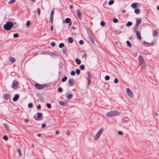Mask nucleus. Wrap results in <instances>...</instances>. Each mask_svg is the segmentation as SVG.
<instances>
[{
  "instance_id": "nucleus-1",
  "label": "nucleus",
  "mask_w": 159,
  "mask_h": 159,
  "mask_svg": "<svg viewBox=\"0 0 159 159\" xmlns=\"http://www.w3.org/2000/svg\"><path fill=\"white\" fill-rule=\"evenodd\" d=\"M120 113L116 110H112L106 114V116L108 117H112L120 115Z\"/></svg>"
},
{
  "instance_id": "nucleus-2",
  "label": "nucleus",
  "mask_w": 159,
  "mask_h": 159,
  "mask_svg": "<svg viewBox=\"0 0 159 159\" xmlns=\"http://www.w3.org/2000/svg\"><path fill=\"white\" fill-rule=\"evenodd\" d=\"M138 60L141 67L144 69H145L146 68V64L145 62L143 56L141 55L139 56Z\"/></svg>"
},
{
  "instance_id": "nucleus-3",
  "label": "nucleus",
  "mask_w": 159,
  "mask_h": 159,
  "mask_svg": "<svg viewBox=\"0 0 159 159\" xmlns=\"http://www.w3.org/2000/svg\"><path fill=\"white\" fill-rule=\"evenodd\" d=\"M13 26V24L11 22H7L3 26L4 28L6 30H10Z\"/></svg>"
},
{
  "instance_id": "nucleus-4",
  "label": "nucleus",
  "mask_w": 159,
  "mask_h": 159,
  "mask_svg": "<svg viewBox=\"0 0 159 159\" xmlns=\"http://www.w3.org/2000/svg\"><path fill=\"white\" fill-rule=\"evenodd\" d=\"M103 131V128L100 129L94 137V139L95 141L97 140L100 137Z\"/></svg>"
},
{
  "instance_id": "nucleus-5",
  "label": "nucleus",
  "mask_w": 159,
  "mask_h": 159,
  "mask_svg": "<svg viewBox=\"0 0 159 159\" xmlns=\"http://www.w3.org/2000/svg\"><path fill=\"white\" fill-rule=\"evenodd\" d=\"M19 82L16 80L13 81L12 84V88L14 89H16L19 87Z\"/></svg>"
},
{
  "instance_id": "nucleus-6",
  "label": "nucleus",
  "mask_w": 159,
  "mask_h": 159,
  "mask_svg": "<svg viewBox=\"0 0 159 159\" xmlns=\"http://www.w3.org/2000/svg\"><path fill=\"white\" fill-rule=\"evenodd\" d=\"M43 115L41 113L39 112L37 113V117H36L34 116L35 119L37 120H41V118H43Z\"/></svg>"
},
{
  "instance_id": "nucleus-7",
  "label": "nucleus",
  "mask_w": 159,
  "mask_h": 159,
  "mask_svg": "<svg viewBox=\"0 0 159 159\" xmlns=\"http://www.w3.org/2000/svg\"><path fill=\"white\" fill-rule=\"evenodd\" d=\"M126 92L128 96L131 97L132 98L133 96V92L130 90V89L127 88L126 89Z\"/></svg>"
},
{
  "instance_id": "nucleus-8",
  "label": "nucleus",
  "mask_w": 159,
  "mask_h": 159,
  "mask_svg": "<svg viewBox=\"0 0 159 159\" xmlns=\"http://www.w3.org/2000/svg\"><path fill=\"white\" fill-rule=\"evenodd\" d=\"M76 14L78 18L80 19L81 20L82 17V16L81 13L79 9H78L76 11Z\"/></svg>"
},
{
  "instance_id": "nucleus-9",
  "label": "nucleus",
  "mask_w": 159,
  "mask_h": 159,
  "mask_svg": "<svg viewBox=\"0 0 159 159\" xmlns=\"http://www.w3.org/2000/svg\"><path fill=\"white\" fill-rule=\"evenodd\" d=\"M68 83L69 85L70 86H72L74 84V80L72 79H69L68 81Z\"/></svg>"
},
{
  "instance_id": "nucleus-10",
  "label": "nucleus",
  "mask_w": 159,
  "mask_h": 159,
  "mask_svg": "<svg viewBox=\"0 0 159 159\" xmlns=\"http://www.w3.org/2000/svg\"><path fill=\"white\" fill-rule=\"evenodd\" d=\"M141 19H136V27L138 26V25L141 23Z\"/></svg>"
},
{
  "instance_id": "nucleus-11",
  "label": "nucleus",
  "mask_w": 159,
  "mask_h": 159,
  "mask_svg": "<svg viewBox=\"0 0 159 159\" xmlns=\"http://www.w3.org/2000/svg\"><path fill=\"white\" fill-rule=\"evenodd\" d=\"M87 75H88V77L87 78V80L88 81V83L87 84L88 85H89L91 79H90V74L89 73H87Z\"/></svg>"
},
{
  "instance_id": "nucleus-12",
  "label": "nucleus",
  "mask_w": 159,
  "mask_h": 159,
  "mask_svg": "<svg viewBox=\"0 0 159 159\" xmlns=\"http://www.w3.org/2000/svg\"><path fill=\"white\" fill-rule=\"evenodd\" d=\"M19 95L18 94H16L13 98V101L15 102L19 98Z\"/></svg>"
},
{
  "instance_id": "nucleus-13",
  "label": "nucleus",
  "mask_w": 159,
  "mask_h": 159,
  "mask_svg": "<svg viewBox=\"0 0 159 159\" xmlns=\"http://www.w3.org/2000/svg\"><path fill=\"white\" fill-rule=\"evenodd\" d=\"M89 38L90 39L91 41L93 43H94V41L93 37L92 35L91 34H89Z\"/></svg>"
},
{
  "instance_id": "nucleus-14",
  "label": "nucleus",
  "mask_w": 159,
  "mask_h": 159,
  "mask_svg": "<svg viewBox=\"0 0 159 159\" xmlns=\"http://www.w3.org/2000/svg\"><path fill=\"white\" fill-rule=\"evenodd\" d=\"M35 86L37 89H42L43 87L42 85L39 84H35Z\"/></svg>"
},
{
  "instance_id": "nucleus-15",
  "label": "nucleus",
  "mask_w": 159,
  "mask_h": 159,
  "mask_svg": "<svg viewBox=\"0 0 159 159\" xmlns=\"http://www.w3.org/2000/svg\"><path fill=\"white\" fill-rule=\"evenodd\" d=\"M10 61L11 63H14L16 61L15 59L12 57H10L8 58Z\"/></svg>"
},
{
  "instance_id": "nucleus-16",
  "label": "nucleus",
  "mask_w": 159,
  "mask_h": 159,
  "mask_svg": "<svg viewBox=\"0 0 159 159\" xmlns=\"http://www.w3.org/2000/svg\"><path fill=\"white\" fill-rule=\"evenodd\" d=\"M3 125L4 127L5 128L6 130L9 131L10 130V128L8 124L6 123H4L3 124Z\"/></svg>"
},
{
  "instance_id": "nucleus-17",
  "label": "nucleus",
  "mask_w": 159,
  "mask_h": 159,
  "mask_svg": "<svg viewBox=\"0 0 159 159\" xmlns=\"http://www.w3.org/2000/svg\"><path fill=\"white\" fill-rule=\"evenodd\" d=\"M136 35L138 37V39L139 40H141V35L140 34V33H139V31H136Z\"/></svg>"
},
{
  "instance_id": "nucleus-18",
  "label": "nucleus",
  "mask_w": 159,
  "mask_h": 159,
  "mask_svg": "<svg viewBox=\"0 0 159 159\" xmlns=\"http://www.w3.org/2000/svg\"><path fill=\"white\" fill-rule=\"evenodd\" d=\"M68 102L66 101V102H63L60 101V105L63 106H66Z\"/></svg>"
},
{
  "instance_id": "nucleus-19",
  "label": "nucleus",
  "mask_w": 159,
  "mask_h": 159,
  "mask_svg": "<svg viewBox=\"0 0 159 159\" xmlns=\"http://www.w3.org/2000/svg\"><path fill=\"white\" fill-rule=\"evenodd\" d=\"M9 97V95L8 94H5L3 96L4 99L6 100H7Z\"/></svg>"
},
{
  "instance_id": "nucleus-20",
  "label": "nucleus",
  "mask_w": 159,
  "mask_h": 159,
  "mask_svg": "<svg viewBox=\"0 0 159 159\" xmlns=\"http://www.w3.org/2000/svg\"><path fill=\"white\" fill-rule=\"evenodd\" d=\"M158 34V32L157 30H155L153 31V37L156 36Z\"/></svg>"
},
{
  "instance_id": "nucleus-21",
  "label": "nucleus",
  "mask_w": 159,
  "mask_h": 159,
  "mask_svg": "<svg viewBox=\"0 0 159 159\" xmlns=\"http://www.w3.org/2000/svg\"><path fill=\"white\" fill-rule=\"evenodd\" d=\"M131 6L134 9L137 7V5L136 3H133L131 5Z\"/></svg>"
},
{
  "instance_id": "nucleus-22",
  "label": "nucleus",
  "mask_w": 159,
  "mask_h": 159,
  "mask_svg": "<svg viewBox=\"0 0 159 159\" xmlns=\"http://www.w3.org/2000/svg\"><path fill=\"white\" fill-rule=\"evenodd\" d=\"M134 12L136 14H139L140 12V10L139 9H135L134 10Z\"/></svg>"
},
{
  "instance_id": "nucleus-23",
  "label": "nucleus",
  "mask_w": 159,
  "mask_h": 159,
  "mask_svg": "<svg viewBox=\"0 0 159 159\" xmlns=\"http://www.w3.org/2000/svg\"><path fill=\"white\" fill-rule=\"evenodd\" d=\"M73 96V94H69L66 96V98L68 99H71Z\"/></svg>"
},
{
  "instance_id": "nucleus-24",
  "label": "nucleus",
  "mask_w": 159,
  "mask_h": 159,
  "mask_svg": "<svg viewBox=\"0 0 159 159\" xmlns=\"http://www.w3.org/2000/svg\"><path fill=\"white\" fill-rule=\"evenodd\" d=\"M75 61L76 63L78 65H80L81 63V61L78 58H76L75 59Z\"/></svg>"
},
{
  "instance_id": "nucleus-25",
  "label": "nucleus",
  "mask_w": 159,
  "mask_h": 159,
  "mask_svg": "<svg viewBox=\"0 0 159 159\" xmlns=\"http://www.w3.org/2000/svg\"><path fill=\"white\" fill-rule=\"evenodd\" d=\"M17 151L18 153H19L20 157H21L22 156V154L21 153V150L19 148H18L17 149Z\"/></svg>"
},
{
  "instance_id": "nucleus-26",
  "label": "nucleus",
  "mask_w": 159,
  "mask_h": 159,
  "mask_svg": "<svg viewBox=\"0 0 159 159\" xmlns=\"http://www.w3.org/2000/svg\"><path fill=\"white\" fill-rule=\"evenodd\" d=\"M68 42L70 43H72L73 42V39L71 37H69L68 39Z\"/></svg>"
},
{
  "instance_id": "nucleus-27",
  "label": "nucleus",
  "mask_w": 159,
  "mask_h": 159,
  "mask_svg": "<svg viewBox=\"0 0 159 159\" xmlns=\"http://www.w3.org/2000/svg\"><path fill=\"white\" fill-rule=\"evenodd\" d=\"M70 21V18H67L66 19L65 22L66 23H68Z\"/></svg>"
},
{
  "instance_id": "nucleus-28",
  "label": "nucleus",
  "mask_w": 159,
  "mask_h": 159,
  "mask_svg": "<svg viewBox=\"0 0 159 159\" xmlns=\"http://www.w3.org/2000/svg\"><path fill=\"white\" fill-rule=\"evenodd\" d=\"M62 52L64 54H65L66 52V48H64L62 49Z\"/></svg>"
},
{
  "instance_id": "nucleus-29",
  "label": "nucleus",
  "mask_w": 159,
  "mask_h": 159,
  "mask_svg": "<svg viewBox=\"0 0 159 159\" xmlns=\"http://www.w3.org/2000/svg\"><path fill=\"white\" fill-rule=\"evenodd\" d=\"M127 46L129 47H131V45L130 43V42H129V41H127L126 42Z\"/></svg>"
},
{
  "instance_id": "nucleus-30",
  "label": "nucleus",
  "mask_w": 159,
  "mask_h": 159,
  "mask_svg": "<svg viewBox=\"0 0 159 159\" xmlns=\"http://www.w3.org/2000/svg\"><path fill=\"white\" fill-rule=\"evenodd\" d=\"M67 77L65 76L62 78L61 79V81L62 82H64L67 80Z\"/></svg>"
},
{
  "instance_id": "nucleus-31",
  "label": "nucleus",
  "mask_w": 159,
  "mask_h": 159,
  "mask_svg": "<svg viewBox=\"0 0 159 159\" xmlns=\"http://www.w3.org/2000/svg\"><path fill=\"white\" fill-rule=\"evenodd\" d=\"M16 1V0H10L8 2L9 4H12L13 3Z\"/></svg>"
},
{
  "instance_id": "nucleus-32",
  "label": "nucleus",
  "mask_w": 159,
  "mask_h": 159,
  "mask_svg": "<svg viewBox=\"0 0 159 159\" xmlns=\"http://www.w3.org/2000/svg\"><path fill=\"white\" fill-rule=\"evenodd\" d=\"M132 23L131 22L129 21L127 23L126 25L127 26H131L132 25Z\"/></svg>"
},
{
  "instance_id": "nucleus-33",
  "label": "nucleus",
  "mask_w": 159,
  "mask_h": 159,
  "mask_svg": "<svg viewBox=\"0 0 159 159\" xmlns=\"http://www.w3.org/2000/svg\"><path fill=\"white\" fill-rule=\"evenodd\" d=\"M30 25V20H28L26 23V26L27 27H28Z\"/></svg>"
},
{
  "instance_id": "nucleus-34",
  "label": "nucleus",
  "mask_w": 159,
  "mask_h": 159,
  "mask_svg": "<svg viewBox=\"0 0 159 159\" xmlns=\"http://www.w3.org/2000/svg\"><path fill=\"white\" fill-rule=\"evenodd\" d=\"M3 139L6 141H7L8 140V138L7 135H4L3 137Z\"/></svg>"
},
{
  "instance_id": "nucleus-35",
  "label": "nucleus",
  "mask_w": 159,
  "mask_h": 159,
  "mask_svg": "<svg viewBox=\"0 0 159 159\" xmlns=\"http://www.w3.org/2000/svg\"><path fill=\"white\" fill-rule=\"evenodd\" d=\"M114 1L113 0L110 1L108 2V4L109 5H111L114 3Z\"/></svg>"
},
{
  "instance_id": "nucleus-36",
  "label": "nucleus",
  "mask_w": 159,
  "mask_h": 159,
  "mask_svg": "<svg viewBox=\"0 0 159 159\" xmlns=\"http://www.w3.org/2000/svg\"><path fill=\"white\" fill-rule=\"evenodd\" d=\"M80 68L81 70H83L84 69L85 66L84 65H81L80 66Z\"/></svg>"
},
{
  "instance_id": "nucleus-37",
  "label": "nucleus",
  "mask_w": 159,
  "mask_h": 159,
  "mask_svg": "<svg viewBox=\"0 0 159 159\" xmlns=\"http://www.w3.org/2000/svg\"><path fill=\"white\" fill-rule=\"evenodd\" d=\"M37 13L39 15L40 14V9L39 8H37Z\"/></svg>"
},
{
  "instance_id": "nucleus-38",
  "label": "nucleus",
  "mask_w": 159,
  "mask_h": 159,
  "mask_svg": "<svg viewBox=\"0 0 159 159\" xmlns=\"http://www.w3.org/2000/svg\"><path fill=\"white\" fill-rule=\"evenodd\" d=\"M110 79L109 76L108 75H106L105 77V79L106 80H108Z\"/></svg>"
},
{
  "instance_id": "nucleus-39",
  "label": "nucleus",
  "mask_w": 159,
  "mask_h": 159,
  "mask_svg": "<svg viewBox=\"0 0 159 159\" xmlns=\"http://www.w3.org/2000/svg\"><path fill=\"white\" fill-rule=\"evenodd\" d=\"M33 107V104L32 103H30L28 104V107L29 108H31Z\"/></svg>"
},
{
  "instance_id": "nucleus-40",
  "label": "nucleus",
  "mask_w": 159,
  "mask_h": 159,
  "mask_svg": "<svg viewBox=\"0 0 159 159\" xmlns=\"http://www.w3.org/2000/svg\"><path fill=\"white\" fill-rule=\"evenodd\" d=\"M113 22L114 23H117L118 22V20L116 18H114V19H113Z\"/></svg>"
},
{
  "instance_id": "nucleus-41",
  "label": "nucleus",
  "mask_w": 159,
  "mask_h": 159,
  "mask_svg": "<svg viewBox=\"0 0 159 159\" xmlns=\"http://www.w3.org/2000/svg\"><path fill=\"white\" fill-rule=\"evenodd\" d=\"M53 16H50V21L52 23H53Z\"/></svg>"
},
{
  "instance_id": "nucleus-42",
  "label": "nucleus",
  "mask_w": 159,
  "mask_h": 159,
  "mask_svg": "<svg viewBox=\"0 0 159 159\" xmlns=\"http://www.w3.org/2000/svg\"><path fill=\"white\" fill-rule=\"evenodd\" d=\"M18 36H19V35L17 33H15V34H13V37L15 38H17L18 37Z\"/></svg>"
},
{
  "instance_id": "nucleus-43",
  "label": "nucleus",
  "mask_w": 159,
  "mask_h": 159,
  "mask_svg": "<svg viewBox=\"0 0 159 159\" xmlns=\"http://www.w3.org/2000/svg\"><path fill=\"white\" fill-rule=\"evenodd\" d=\"M100 25L102 26H103L105 25V23L104 21H102L100 22Z\"/></svg>"
},
{
  "instance_id": "nucleus-44",
  "label": "nucleus",
  "mask_w": 159,
  "mask_h": 159,
  "mask_svg": "<svg viewBox=\"0 0 159 159\" xmlns=\"http://www.w3.org/2000/svg\"><path fill=\"white\" fill-rule=\"evenodd\" d=\"M47 106L48 108H50L51 107V105L50 103H47Z\"/></svg>"
},
{
  "instance_id": "nucleus-45",
  "label": "nucleus",
  "mask_w": 159,
  "mask_h": 159,
  "mask_svg": "<svg viewBox=\"0 0 159 159\" xmlns=\"http://www.w3.org/2000/svg\"><path fill=\"white\" fill-rule=\"evenodd\" d=\"M66 134L67 136H69L70 135V132L68 130H67L66 131Z\"/></svg>"
},
{
  "instance_id": "nucleus-46",
  "label": "nucleus",
  "mask_w": 159,
  "mask_h": 159,
  "mask_svg": "<svg viewBox=\"0 0 159 159\" xmlns=\"http://www.w3.org/2000/svg\"><path fill=\"white\" fill-rule=\"evenodd\" d=\"M70 74L71 75H75V72L74 71H72L70 72Z\"/></svg>"
},
{
  "instance_id": "nucleus-47",
  "label": "nucleus",
  "mask_w": 159,
  "mask_h": 159,
  "mask_svg": "<svg viewBox=\"0 0 159 159\" xmlns=\"http://www.w3.org/2000/svg\"><path fill=\"white\" fill-rule=\"evenodd\" d=\"M76 72L77 74L79 75L80 72V70L79 69H77L76 70Z\"/></svg>"
},
{
  "instance_id": "nucleus-48",
  "label": "nucleus",
  "mask_w": 159,
  "mask_h": 159,
  "mask_svg": "<svg viewBox=\"0 0 159 159\" xmlns=\"http://www.w3.org/2000/svg\"><path fill=\"white\" fill-rule=\"evenodd\" d=\"M54 13V10H52L51 11V14L50 16H53Z\"/></svg>"
},
{
  "instance_id": "nucleus-49",
  "label": "nucleus",
  "mask_w": 159,
  "mask_h": 159,
  "mask_svg": "<svg viewBox=\"0 0 159 159\" xmlns=\"http://www.w3.org/2000/svg\"><path fill=\"white\" fill-rule=\"evenodd\" d=\"M114 82L115 83H117L118 82V80L117 78H115L114 80Z\"/></svg>"
},
{
  "instance_id": "nucleus-50",
  "label": "nucleus",
  "mask_w": 159,
  "mask_h": 159,
  "mask_svg": "<svg viewBox=\"0 0 159 159\" xmlns=\"http://www.w3.org/2000/svg\"><path fill=\"white\" fill-rule=\"evenodd\" d=\"M84 43V41L82 40H81L79 41V43L81 45H82V44H83Z\"/></svg>"
},
{
  "instance_id": "nucleus-51",
  "label": "nucleus",
  "mask_w": 159,
  "mask_h": 159,
  "mask_svg": "<svg viewBox=\"0 0 159 159\" xmlns=\"http://www.w3.org/2000/svg\"><path fill=\"white\" fill-rule=\"evenodd\" d=\"M118 133L119 135H122L123 134V133L121 131H118Z\"/></svg>"
},
{
  "instance_id": "nucleus-52",
  "label": "nucleus",
  "mask_w": 159,
  "mask_h": 159,
  "mask_svg": "<svg viewBox=\"0 0 159 159\" xmlns=\"http://www.w3.org/2000/svg\"><path fill=\"white\" fill-rule=\"evenodd\" d=\"M51 45L52 47H54L55 46V44L54 42H52L51 43Z\"/></svg>"
},
{
  "instance_id": "nucleus-53",
  "label": "nucleus",
  "mask_w": 159,
  "mask_h": 159,
  "mask_svg": "<svg viewBox=\"0 0 159 159\" xmlns=\"http://www.w3.org/2000/svg\"><path fill=\"white\" fill-rule=\"evenodd\" d=\"M64 46V44L63 43H60V48H61L63 47Z\"/></svg>"
},
{
  "instance_id": "nucleus-54",
  "label": "nucleus",
  "mask_w": 159,
  "mask_h": 159,
  "mask_svg": "<svg viewBox=\"0 0 159 159\" xmlns=\"http://www.w3.org/2000/svg\"><path fill=\"white\" fill-rule=\"evenodd\" d=\"M45 126H46L45 124L43 123V124H42V125H41L42 127L44 128L45 127Z\"/></svg>"
},
{
  "instance_id": "nucleus-55",
  "label": "nucleus",
  "mask_w": 159,
  "mask_h": 159,
  "mask_svg": "<svg viewBox=\"0 0 159 159\" xmlns=\"http://www.w3.org/2000/svg\"><path fill=\"white\" fill-rule=\"evenodd\" d=\"M37 108H38L39 109H41L40 105L39 104L38 105L37 107Z\"/></svg>"
},
{
  "instance_id": "nucleus-56",
  "label": "nucleus",
  "mask_w": 159,
  "mask_h": 159,
  "mask_svg": "<svg viewBox=\"0 0 159 159\" xmlns=\"http://www.w3.org/2000/svg\"><path fill=\"white\" fill-rule=\"evenodd\" d=\"M86 54H84L82 55V57L83 58L85 57H86Z\"/></svg>"
},
{
  "instance_id": "nucleus-57",
  "label": "nucleus",
  "mask_w": 159,
  "mask_h": 159,
  "mask_svg": "<svg viewBox=\"0 0 159 159\" xmlns=\"http://www.w3.org/2000/svg\"><path fill=\"white\" fill-rule=\"evenodd\" d=\"M25 122L28 123L29 122V120L27 119H25Z\"/></svg>"
},
{
  "instance_id": "nucleus-58",
  "label": "nucleus",
  "mask_w": 159,
  "mask_h": 159,
  "mask_svg": "<svg viewBox=\"0 0 159 159\" xmlns=\"http://www.w3.org/2000/svg\"><path fill=\"white\" fill-rule=\"evenodd\" d=\"M55 133H56V134H59V131H58V130H57V131H56Z\"/></svg>"
},
{
  "instance_id": "nucleus-59",
  "label": "nucleus",
  "mask_w": 159,
  "mask_h": 159,
  "mask_svg": "<svg viewBox=\"0 0 159 159\" xmlns=\"http://www.w3.org/2000/svg\"><path fill=\"white\" fill-rule=\"evenodd\" d=\"M125 11H125V10H122L121 12H122V13H125Z\"/></svg>"
},
{
  "instance_id": "nucleus-60",
  "label": "nucleus",
  "mask_w": 159,
  "mask_h": 159,
  "mask_svg": "<svg viewBox=\"0 0 159 159\" xmlns=\"http://www.w3.org/2000/svg\"><path fill=\"white\" fill-rule=\"evenodd\" d=\"M41 135V134H37V136H38V137H40V136Z\"/></svg>"
},
{
  "instance_id": "nucleus-61",
  "label": "nucleus",
  "mask_w": 159,
  "mask_h": 159,
  "mask_svg": "<svg viewBox=\"0 0 159 159\" xmlns=\"http://www.w3.org/2000/svg\"><path fill=\"white\" fill-rule=\"evenodd\" d=\"M52 29H53V27L52 26H51V30L52 31Z\"/></svg>"
},
{
  "instance_id": "nucleus-62",
  "label": "nucleus",
  "mask_w": 159,
  "mask_h": 159,
  "mask_svg": "<svg viewBox=\"0 0 159 159\" xmlns=\"http://www.w3.org/2000/svg\"><path fill=\"white\" fill-rule=\"evenodd\" d=\"M70 9H72L73 8V6L72 5H70Z\"/></svg>"
},
{
  "instance_id": "nucleus-63",
  "label": "nucleus",
  "mask_w": 159,
  "mask_h": 159,
  "mask_svg": "<svg viewBox=\"0 0 159 159\" xmlns=\"http://www.w3.org/2000/svg\"><path fill=\"white\" fill-rule=\"evenodd\" d=\"M71 25V22L70 21L69 22V25L70 26Z\"/></svg>"
},
{
  "instance_id": "nucleus-64",
  "label": "nucleus",
  "mask_w": 159,
  "mask_h": 159,
  "mask_svg": "<svg viewBox=\"0 0 159 159\" xmlns=\"http://www.w3.org/2000/svg\"><path fill=\"white\" fill-rule=\"evenodd\" d=\"M143 43L144 44H148L146 42H144Z\"/></svg>"
}]
</instances>
